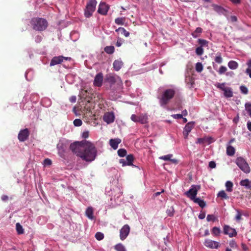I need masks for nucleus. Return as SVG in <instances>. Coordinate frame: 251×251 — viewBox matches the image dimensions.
I'll list each match as a JSON object with an SVG mask.
<instances>
[{"label": "nucleus", "mask_w": 251, "mask_h": 251, "mask_svg": "<svg viewBox=\"0 0 251 251\" xmlns=\"http://www.w3.org/2000/svg\"><path fill=\"white\" fill-rule=\"evenodd\" d=\"M70 149L76 156L87 162L95 160L97 156L98 151L94 144L85 139L71 144Z\"/></svg>", "instance_id": "f257e3e1"}, {"label": "nucleus", "mask_w": 251, "mask_h": 251, "mask_svg": "<svg viewBox=\"0 0 251 251\" xmlns=\"http://www.w3.org/2000/svg\"><path fill=\"white\" fill-rule=\"evenodd\" d=\"M30 24L34 30L37 31H43L48 26L47 21L43 18H33L30 21Z\"/></svg>", "instance_id": "f03ea898"}, {"label": "nucleus", "mask_w": 251, "mask_h": 251, "mask_svg": "<svg viewBox=\"0 0 251 251\" xmlns=\"http://www.w3.org/2000/svg\"><path fill=\"white\" fill-rule=\"evenodd\" d=\"M175 91L173 89H166L162 94L159 99V103L161 106L166 105L169 101L174 97Z\"/></svg>", "instance_id": "7ed1b4c3"}, {"label": "nucleus", "mask_w": 251, "mask_h": 251, "mask_svg": "<svg viewBox=\"0 0 251 251\" xmlns=\"http://www.w3.org/2000/svg\"><path fill=\"white\" fill-rule=\"evenodd\" d=\"M97 4L96 0H90L86 4L84 9V16L86 18H89L92 16L95 11Z\"/></svg>", "instance_id": "20e7f679"}, {"label": "nucleus", "mask_w": 251, "mask_h": 251, "mask_svg": "<svg viewBox=\"0 0 251 251\" xmlns=\"http://www.w3.org/2000/svg\"><path fill=\"white\" fill-rule=\"evenodd\" d=\"M236 165L244 173L248 174L250 172V168L244 158L242 157H237L235 160Z\"/></svg>", "instance_id": "39448f33"}, {"label": "nucleus", "mask_w": 251, "mask_h": 251, "mask_svg": "<svg viewBox=\"0 0 251 251\" xmlns=\"http://www.w3.org/2000/svg\"><path fill=\"white\" fill-rule=\"evenodd\" d=\"M226 83L216 82L215 86L220 90L224 91V95L226 98H231L233 97V92L230 87H226Z\"/></svg>", "instance_id": "423d86ee"}, {"label": "nucleus", "mask_w": 251, "mask_h": 251, "mask_svg": "<svg viewBox=\"0 0 251 251\" xmlns=\"http://www.w3.org/2000/svg\"><path fill=\"white\" fill-rule=\"evenodd\" d=\"M200 188L201 186L200 185H192L191 188L185 193V195L193 201L196 198L198 191Z\"/></svg>", "instance_id": "0eeeda50"}, {"label": "nucleus", "mask_w": 251, "mask_h": 251, "mask_svg": "<svg viewBox=\"0 0 251 251\" xmlns=\"http://www.w3.org/2000/svg\"><path fill=\"white\" fill-rule=\"evenodd\" d=\"M71 60V58L68 57H64L63 56H58L53 57L50 62V66H54L61 63L63 60Z\"/></svg>", "instance_id": "6e6552de"}, {"label": "nucleus", "mask_w": 251, "mask_h": 251, "mask_svg": "<svg viewBox=\"0 0 251 251\" xmlns=\"http://www.w3.org/2000/svg\"><path fill=\"white\" fill-rule=\"evenodd\" d=\"M130 227L128 225H125L120 230V238L121 240H124L128 235L130 232Z\"/></svg>", "instance_id": "1a4fd4ad"}, {"label": "nucleus", "mask_w": 251, "mask_h": 251, "mask_svg": "<svg viewBox=\"0 0 251 251\" xmlns=\"http://www.w3.org/2000/svg\"><path fill=\"white\" fill-rule=\"evenodd\" d=\"M29 136V131L27 128L21 130L18 136V139L21 142L26 140Z\"/></svg>", "instance_id": "9d476101"}, {"label": "nucleus", "mask_w": 251, "mask_h": 251, "mask_svg": "<svg viewBox=\"0 0 251 251\" xmlns=\"http://www.w3.org/2000/svg\"><path fill=\"white\" fill-rule=\"evenodd\" d=\"M131 120L134 122H139L141 124H145L147 122V117L145 115L136 116L132 114L131 116Z\"/></svg>", "instance_id": "9b49d317"}, {"label": "nucleus", "mask_w": 251, "mask_h": 251, "mask_svg": "<svg viewBox=\"0 0 251 251\" xmlns=\"http://www.w3.org/2000/svg\"><path fill=\"white\" fill-rule=\"evenodd\" d=\"M224 233L225 234L228 235L230 237H233L237 235L236 230L227 225H225L224 227Z\"/></svg>", "instance_id": "f8f14e48"}, {"label": "nucleus", "mask_w": 251, "mask_h": 251, "mask_svg": "<svg viewBox=\"0 0 251 251\" xmlns=\"http://www.w3.org/2000/svg\"><path fill=\"white\" fill-rule=\"evenodd\" d=\"M214 141V139L211 137H204L203 138H198L196 143L203 145L207 144V145H209Z\"/></svg>", "instance_id": "ddd939ff"}, {"label": "nucleus", "mask_w": 251, "mask_h": 251, "mask_svg": "<svg viewBox=\"0 0 251 251\" xmlns=\"http://www.w3.org/2000/svg\"><path fill=\"white\" fill-rule=\"evenodd\" d=\"M204 244L206 247L210 249H218L220 246L219 242L210 239L205 240Z\"/></svg>", "instance_id": "4468645a"}, {"label": "nucleus", "mask_w": 251, "mask_h": 251, "mask_svg": "<svg viewBox=\"0 0 251 251\" xmlns=\"http://www.w3.org/2000/svg\"><path fill=\"white\" fill-rule=\"evenodd\" d=\"M109 10V6L105 2H100L99 6L98 12L101 15L107 14Z\"/></svg>", "instance_id": "2eb2a0df"}, {"label": "nucleus", "mask_w": 251, "mask_h": 251, "mask_svg": "<svg viewBox=\"0 0 251 251\" xmlns=\"http://www.w3.org/2000/svg\"><path fill=\"white\" fill-rule=\"evenodd\" d=\"M115 116L112 112H107L104 114L103 120L107 124H110L114 122Z\"/></svg>", "instance_id": "dca6fc26"}, {"label": "nucleus", "mask_w": 251, "mask_h": 251, "mask_svg": "<svg viewBox=\"0 0 251 251\" xmlns=\"http://www.w3.org/2000/svg\"><path fill=\"white\" fill-rule=\"evenodd\" d=\"M103 81V75L102 73L98 74L94 79V85L95 86L100 87L101 86Z\"/></svg>", "instance_id": "f3484780"}, {"label": "nucleus", "mask_w": 251, "mask_h": 251, "mask_svg": "<svg viewBox=\"0 0 251 251\" xmlns=\"http://www.w3.org/2000/svg\"><path fill=\"white\" fill-rule=\"evenodd\" d=\"M193 127V124L190 123L187 124L184 128L183 134L185 139H187L189 133Z\"/></svg>", "instance_id": "a211bd4d"}, {"label": "nucleus", "mask_w": 251, "mask_h": 251, "mask_svg": "<svg viewBox=\"0 0 251 251\" xmlns=\"http://www.w3.org/2000/svg\"><path fill=\"white\" fill-rule=\"evenodd\" d=\"M121 142V140L119 138L111 139L109 140V144L114 150H116L118 148V145Z\"/></svg>", "instance_id": "6ab92c4d"}, {"label": "nucleus", "mask_w": 251, "mask_h": 251, "mask_svg": "<svg viewBox=\"0 0 251 251\" xmlns=\"http://www.w3.org/2000/svg\"><path fill=\"white\" fill-rule=\"evenodd\" d=\"M212 6L213 7L214 10L219 14L225 15L226 12L223 7L217 4H213Z\"/></svg>", "instance_id": "aec40b11"}, {"label": "nucleus", "mask_w": 251, "mask_h": 251, "mask_svg": "<svg viewBox=\"0 0 251 251\" xmlns=\"http://www.w3.org/2000/svg\"><path fill=\"white\" fill-rule=\"evenodd\" d=\"M123 65V63L122 61L119 60H116L113 63V68L114 70L118 71L120 70Z\"/></svg>", "instance_id": "412c9836"}, {"label": "nucleus", "mask_w": 251, "mask_h": 251, "mask_svg": "<svg viewBox=\"0 0 251 251\" xmlns=\"http://www.w3.org/2000/svg\"><path fill=\"white\" fill-rule=\"evenodd\" d=\"M240 184L241 186H245L246 189H251V181L248 179L242 180L240 182Z\"/></svg>", "instance_id": "4be33fe9"}, {"label": "nucleus", "mask_w": 251, "mask_h": 251, "mask_svg": "<svg viewBox=\"0 0 251 251\" xmlns=\"http://www.w3.org/2000/svg\"><path fill=\"white\" fill-rule=\"evenodd\" d=\"M93 209L92 207H89L85 211L86 216L90 219L93 220L94 218Z\"/></svg>", "instance_id": "5701e85b"}, {"label": "nucleus", "mask_w": 251, "mask_h": 251, "mask_svg": "<svg viewBox=\"0 0 251 251\" xmlns=\"http://www.w3.org/2000/svg\"><path fill=\"white\" fill-rule=\"evenodd\" d=\"M116 77L119 78L118 76H116L114 75L109 74L106 76V80L109 83L113 84L116 81Z\"/></svg>", "instance_id": "b1692460"}, {"label": "nucleus", "mask_w": 251, "mask_h": 251, "mask_svg": "<svg viewBox=\"0 0 251 251\" xmlns=\"http://www.w3.org/2000/svg\"><path fill=\"white\" fill-rule=\"evenodd\" d=\"M193 201L195 203H198L199 205L201 208H203L206 206L205 202L203 200H201L199 198H196L194 200H193Z\"/></svg>", "instance_id": "393cba45"}, {"label": "nucleus", "mask_w": 251, "mask_h": 251, "mask_svg": "<svg viewBox=\"0 0 251 251\" xmlns=\"http://www.w3.org/2000/svg\"><path fill=\"white\" fill-rule=\"evenodd\" d=\"M126 21V17H119L115 19V23L118 25H124Z\"/></svg>", "instance_id": "a878e982"}, {"label": "nucleus", "mask_w": 251, "mask_h": 251, "mask_svg": "<svg viewBox=\"0 0 251 251\" xmlns=\"http://www.w3.org/2000/svg\"><path fill=\"white\" fill-rule=\"evenodd\" d=\"M116 32H120L121 34H123L125 37H127L129 36V32L126 31L124 27H120L116 29Z\"/></svg>", "instance_id": "bb28decb"}, {"label": "nucleus", "mask_w": 251, "mask_h": 251, "mask_svg": "<svg viewBox=\"0 0 251 251\" xmlns=\"http://www.w3.org/2000/svg\"><path fill=\"white\" fill-rule=\"evenodd\" d=\"M228 66L230 69L235 70L238 68V64L235 61L231 60L228 63Z\"/></svg>", "instance_id": "cd10ccee"}, {"label": "nucleus", "mask_w": 251, "mask_h": 251, "mask_svg": "<svg viewBox=\"0 0 251 251\" xmlns=\"http://www.w3.org/2000/svg\"><path fill=\"white\" fill-rule=\"evenodd\" d=\"M202 31V29L201 27H198L196 30L192 33V36L196 38L199 37Z\"/></svg>", "instance_id": "c85d7f7f"}, {"label": "nucleus", "mask_w": 251, "mask_h": 251, "mask_svg": "<svg viewBox=\"0 0 251 251\" xmlns=\"http://www.w3.org/2000/svg\"><path fill=\"white\" fill-rule=\"evenodd\" d=\"M134 160V156L132 154H130L127 155L126 157V164L128 166L133 165L132 162Z\"/></svg>", "instance_id": "c756f323"}, {"label": "nucleus", "mask_w": 251, "mask_h": 251, "mask_svg": "<svg viewBox=\"0 0 251 251\" xmlns=\"http://www.w3.org/2000/svg\"><path fill=\"white\" fill-rule=\"evenodd\" d=\"M226 153L229 156H232L235 153V149L231 146H229L226 148Z\"/></svg>", "instance_id": "7c9ffc66"}, {"label": "nucleus", "mask_w": 251, "mask_h": 251, "mask_svg": "<svg viewBox=\"0 0 251 251\" xmlns=\"http://www.w3.org/2000/svg\"><path fill=\"white\" fill-rule=\"evenodd\" d=\"M16 229L18 234H22L24 233V230L23 226L19 223L16 224Z\"/></svg>", "instance_id": "2f4dec72"}, {"label": "nucleus", "mask_w": 251, "mask_h": 251, "mask_svg": "<svg viewBox=\"0 0 251 251\" xmlns=\"http://www.w3.org/2000/svg\"><path fill=\"white\" fill-rule=\"evenodd\" d=\"M115 48L114 46H106L104 48V51L108 54H112L114 52Z\"/></svg>", "instance_id": "473e14b6"}, {"label": "nucleus", "mask_w": 251, "mask_h": 251, "mask_svg": "<svg viewBox=\"0 0 251 251\" xmlns=\"http://www.w3.org/2000/svg\"><path fill=\"white\" fill-rule=\"evenodd\" d=\"M211 232L214 236H217L220 234L221 230L220 228L215 226L212 229Z\"/></svg>", "instance_id": "72a5a7b5"}, {"label": "nucleus", "mask_w": 251, "mask_h": 251, "mask_svg": "<svg viewBox=\"0 0 251 251\" xmlns=\"http://www.w3.org/2000/svg\"><path fill=\"white\" fill-rule=\"evenodd\" d=\"M198 42L199 45H200V47H207L208 44V41L204 39H198Z\"/></svg>", "instance_id": "f704fd0d"}, {"label": "nucleus", "mask_w": 251, "mask_h": 251, "mask_svg": "<svg viewBox=\"0 0 251 251\" xmlns=\"http://www.w3.org/2000/svg\"><path fill=\"white\" fill-rule=\"evenodd\" d=\"M226 191L229 192H231L232 191V187H233V183L232 182L230 181H227L226 183Z\"/></svg>", "instance_id": "c9c22d12"}, {"label": "nucleus", "mask_w": 251, "mask_h": 251, "mask_svg": "<svg viewBox=\"0 0 251 251\" xmlns=\"http://www.w3.org/2000/svg\"><path fill=\"white\" fill-rule=\"evenodd\" d=\"M217 196L218 197H220L222 199H228V197L227 196V194L226 193V192L224 190L220 191L218 193Z\"/></svg>", "instance_id": "e433bc0d"}, {"label": "nucleus", "mask_w": 251, "mask_h": 251, "mask_svg": "<svg viewBox=\"0 0 251 251\" xmlns=\"http://www.w3.org/2000/svg\"><path fill=\"white\" fill-rule=\"evenodd\" d=\"M118 154L120 157H124L126 155L127 151L124 149H120L118 150Z\"/></svg>", "instance_id": "4c0bfd02"}, {"label": "nucleus", "mask_w": 251, "mask_h": 251, "mask_svg": "<svg viewBox=\"0 0 251 251\" xmlns=\"http://www.w3.org/2000/svg\"><path fill=\"white\" fill-rule=\"evenodd\" d=\"M114 248L116 251H126L125 247L122 244H117Z\"/></svg>", "instance_id": "58836bf2"}, {"label": "nucleus", "mask_w": 251, "mask_h": 251, "mask_svg": "<svg viewBox=\"0 0 251 251\" xmlns=\"http://www.w3.org/2000/svg\"><path fill=\"white\" fill-rule=\"evenodd\" d=\"M236 211L237 212V214L235 217V219L237 222H239L242 219V213L239 209H236Z\"/></svg>", "instance_id": "ea45409f"}, {"label": "nucleus", "mask_w": 251, "mask_h": 251, "mask_svg": "<svg viewBox=\"0 0 251 251\" xmlns=\"http://www.w3.org/2000/svg\"><path fill=\"white\" fill-rule=\"evenodd\" d=\"M196 70L198 73H201L203 70V66L200 62H198L196 64Z\"/></svg>", "instance_id": "a19ab883"}, {"label": "nucleus", "mask_w": 251, "mask_h": 251, "mask_svg": "<svg viewBox=\"0 0 251 251\" xmlns=\"http://www.w3.org/2000/svg\"><path fill=\"white\" fill-rule=\"evenodd\" d=\"M217 55L215 58V61L216 63L221 64L223 61V58L221 56V53L220 52H218Z\"/></svg>", "instance_id": "79ce46f5"}, {"label": "nucleus", "mask_w": 251, "mask_h": 251, "mask_svg": "<svg viewBox=\"0 0 251 251\" xmlns=\"http://www.w3.org/2000/svg\"><path fill=\"white\" fill-rule=\"evenodd\" d=\"M173 154H169L166 155L161 156L159 157V159L165 161H169L171 160V158L173 157Z\"/></svg>", "instance_id": "37998d69"}, {"label": "nucleus", "mask_w": 251, "mask_h": 251, "mask_svg": "<svg viewBox=\"0 0 251 251\" xmlns=\"http://www.w3.org/2000/svg\"><path fill=\"white\" fill-rule=\"evenodd\" d=\"M95 238L99 241L101 240L104 238V234L100 232H97L95 234Z\"/></svg>", "instance_id": "c03bdc74"}, {"label": "nucleus", "mask_w": 251, "mask_h": 251, "mask_svg": "<svg viewBox=\"0 0 251 251\" xmlns=\"http://www.w3.org/2000/svg\"><path fill=\"white\" fill-rule=\"evenodd\" d=\"M246 110L248 112L250 116L251 117V103H247L245 104Z\"/></svg>", "instance_id": "a18cd8bd"}, {"label": "nucleus", "mask_w": 251, "mask_h": 251, "mask_svg": "<svg viewBox=\"0 0 251 251\" xmlns=\"http://www.w3.org/2000/svg\"><path fill=\"white\" fill-rule=\"evenodd\" d=\"M196 53L198 55H201L203 53V50L201 47H199L196 49Z\"/></svg>", "instance_id": "49530a36"}, {"label": "nucleus", "mask_w": 251, "mask_h": 251, "mask_svg": "<svg viewBox=\"0 0 251 251\" xmlns=\"http://www.w3.org/2000/svg\"><path fill=\"white\" fill-rule=\"evenodd\" d=\"M216 217L212 214H209L207 216L206 220L208 222H214L216 220Z\"/></svg>", "instance_id": "de8ad7c7"}, {"label": "nucleus", "mask_w": 251, "mask_h": 251, "mask_svg": "<svg viewBox=\"0 0 251 251\" xmlns=\"http://www.w3.org/2000/svg\"><path fill=\"white\" fill-rule=\"evenodd\" d=\"M174 209L173 206L168 208L167 210V213L169 216H173L174 215Z\"/></svg>", "instance_id": "09e8293b"}, {"label": "nucleus", "mask_w": 251, "mask_h": 251, "mask_svg": "<svg viewBox=\"0 0 251 251\" xmlns=\"http://www.w3.org/2000/svg\"><path fill=\"white\" fill-rule=\"evenodd\" d=\"M241 92L244 94H247L248 93V88L244 85H242L240 87Z\"/></svg>", "instance_id": "8fccbe9b"}, {"label": "nucleus", "mask_w": 251, "mask_h": 251, "mask_svg": "<svg viewBox=\"0 0 251 251\" xmlns=\"http://www.w3.org/2000/svg\"><path fill=\"white\" fill-rule=\"evenodd\" d=\"M74 124L75 126H79L82 125V122L80 119H76L74 121Z\"/></svg>", "instance_id": "3c124183"}, {"label": "nucleus", "mask_w": 251, "mask_h": 251, "mask_svg": "<svg viewBox=\"0 0 251 251\" xmlns=\"http://www.w3.org/2000/svg\"><path fill=\"white\" fill-rule=\"evenodd\" d=\"M226 70L227 69L226 67L222 66L220 67L218 73L220 75H222L224 74L226 71Z\"/></svg>", "instance_id": "603ef678"}, {"label": "nucleus", "mask_w": 251, "mask_h": 251, "mask_svg": "<svg viewBox=\"0 0 251 251\" xmlns=\"http://www.w3.org/2000/svg\"><path fill=\"white\" fill-rule=\"evenodd\" d=\"M229 245L231 248H236L237 247L236 243L235 242V241L234 240H231V241H230Z\"/></svg>", "instance_id": "864d4df0"}, {"label": "nucleus", "mask_w": 251, "mask_h": 251, "mask_svg": "<svg viewBox=\"0 0 251 251\" xmlns=\"http://www.w3.org/2000/svg\"><path fill=\"white\" fill-rule=\"evenodd\" d=\"M208 166H209V167H210V168L213 169V168H215L216 167V163L214 161H211L209 162Z\"/></svg>", "instance_id": "5fc2aeb1"}, {"label": "nucleus", "mask_w": 251, "mask_h": 251, "mask_svg": "<svg viewBox=\"0 0 251 251\" xmlns=\"http://www.w3.org/2000/svg\"><path fill=\"white\" fill-rule=\"evenodd\" d=\"M172 117L176 119H179L182 118V115L180 114L172 115Z\"/></svg>", "instance_id": "6e6d98bb"}, {"label": "nucleus", "mask_w": 251, "mask_h": 251, "mask_svg": "<svg viewBox=\"0 0 251 251\" xmlns=\"http://www.w3.org/2000/svg\"><path fill=\"white\" fill-rule=\"evenodd\" d=\"M89 133L88 131H84L82 134V137L84 139H86L89 137Z\"/></svg>", "instance_id": "4d7b16f0"}, {"label": "nucleus", "mask_w": 251, "mask_h": 251, "mask_svg": "<svg viewBox=\"0 0 251 251\" xmlns=\"http://www.w3.org/2000/svg\"><path fill=\"white\" fill-rule=\"evenodd\" d=\"M51 161L49 158H46L44 160V164L46 165H50L51 164Z\"/></svg>", "instance_id": "13d9d810"}, {"label": "nucleus", "mask_w": 251, "mask_h": 251, "mask_svg": "<svg viewBox=\"0 0 251 251\" xmlns=\"http://www.w3.org/2000/svg\"><path fill=\"white\" fill-rule=\"evenodd\" d=\"M119 162H120L121 164H122V166H126V165H127V164H126V163H127L126 161V160H125V159H120V161H119Z\"/></svg>", "instance_id": "bf43d9fd"}, {"label": "nucleus", "mask_w": 251, "mask_h": 251, "mask_svg": "<svg viewBox=\"0 0 251 251\" xmlns=\"http://www.w3.org/2000/svg\"><path fill=\"white\" fill-rule=\"evenodd\" d=\"M122 45V40L121 39H118L117 42H116V46L117 47H120L121 45Z\"/></svg>", "instance_id": "052dcab7"}, {"label": "nucleus", "mask_w": 251, "mask_h": 251, "mask_svg": "<svg viewBox=\"0 0 251 251\" xmlns=\"http://www.w3.org/2000/svg\"><path fill=\"white\" fill-rule=\"evenodd\" d=\"M1 199L2 201H6L8 200V197L7 195H2Z\"/></svg>", "instance_id": "680f3d73"}, {"label": "nucleus", "mask_w": 251, "mask_h": 251, "mask_svg": "<svg viewBox=\"0 0 251 251\" xmlns=\"http://www.w3.org/2000/svg\"><path fill=\"white\" fill-rule=\"evenodd\" d=\"M172 163L174 164H177L178 163V161L176 159H172L171 158V160H169Z\"/></svg>", "instance_id": "e2e57ef3"}, {"label": "nucleus", "mask_w": 251, "mask_h": 251, "mask_svg": "<svg viewBox=\"0 0 251 251\" xmlns=\"http://www.w3.org/2000/svg\"><path fill=\"white\" fill-rule=\"evenodd\" d=\"M230 21L232 22H235L237 21V18L235 16H231L230 17Z\"/></svg>", "instance_id": "0e129e2a"}, {"label": "nucleus", "mask_w": 251, "mask_h": 251, "mask_svg": "<svg viewBox=\"0 0 251 251\" xmlns=\"http://www.w3.org/2000/svg\"><path fill=\"white\" fill-rule=\"evenodd\" d=\"M205 217V214L204 213H200L198 216L200 219H203Z\"/></svg>", "instance_id": "69168bd1"}, {"label": "nucleus", "mask_w": 251, "mask_h": 251, "mask_svg": "<svg viewBox=\"0 0 251 251\" xmlns=\"http://www.w3.org/2000/svg\"><path fill=\"white\" fill-rule=\"evenodd\" d=\"M42 40V37L41 36H37L35 38V41L37 42V43H39Z\"/></svg>", "instance_id": "338daca9"}, {"label": "nucleus", "mask_w": 251, "mask_h": 251, "mask_svg": "<svg viewBox=\"0 0 251 251\" xmlns=\"http://www.w3.org/2000/svg\"><path fill=\"white\" fill-rule=\"evenodd\" d=\"M246 73L249 75V76L251 78V69L247 68L246 70Z\"/></svg>", "instance_id": "774afa93"}]
</instances>
